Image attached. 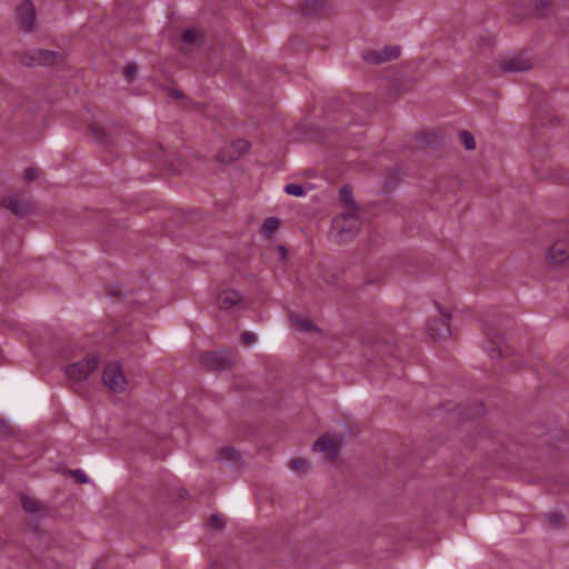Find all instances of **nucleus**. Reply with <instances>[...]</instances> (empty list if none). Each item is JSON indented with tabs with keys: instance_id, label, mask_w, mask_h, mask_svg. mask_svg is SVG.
<instances>
[{
	"instance_id": "1",
	"label": "nucleus",
	"mask_w": 569,
	"mask_h": 569,
	"mask_svg": "<svg viewBox=\"0 0 569 569\" xmlns=\"http://www.w3.org/2000/svg\"><path fill=\"white\" fill-rule=\"evenodd\" d=\"M360 219L353 208L345 210L332 221V231L341 242L353 238L360 230Z\"/></svg>"
},
{
	"instance_id": "2",
	"label": "nucleus",
	"mask_w": 569,
	"mask_h": 569,
	"mask_svg": "<svg viewBox=\"0 0 569 569\" xmlns=\"http://www.w3.org/2000/svg\"><path fill=\"white\" fill-rule=\"evenodd\" d=\"M343 445L341 435L326 433L313 443V451L322 453L327 460H335L340 448Z\"/></svg>"
},
{
	"instance_id": "3",
	"label": "nucleus",
	"mask_w": 569,
	"mask_h": 569,
	"mask_svg": "<svg viewBox=\"0 0 569 569\" xmlns=\"http://www.w3.org/2000/svg\"><path fill=\"white\" fill-rule=\"evenodd\" d=\"M437 309L439 317L428 323V332L435 339H447L451 336V313L447 308L441 306H437Z\"/></svg>"
},
{
	"instance_id": "4",
	"label": "nucleus",
	"mask_w": 569,
	"mask_h": 569,
	"mask_svg": "<svg viewBox=\"0 0 569 569\" xmlns=\"http://www.w3.org/2000/svg\"><path fill=\"white\" fill-rule=\"evenodd\" d=\"M103 385L114 392H123L127 388V379L118 362H110L102 373Z\"/></svg>"
},
{
	"instance_id": "5",
	"label": "nucleus",
	"mask_w": 569,
	"mask_h": 569,
	"mask_svg": "<svg viewBox=\"0 0 569 569\" xmlns=\"http://www.w3.org/2000/svg\"><path fill=\"white\" fill-rule=\"evenodd\" d=\"M98 358L90 356L66 368V375L73 381H83L97 368Z\"/></svg>"
},
{
	"instance_id": "6",
	"label": "nucleus",
	"mask_w": 569,
	"mask_h": 569,
	"mask_svg": "<svg viewBox=\"0 0 569 569\" xmlns=\"http://www.w3.org/2000/svg\"><path fill=\"white\" fill-rule=\"evenodd\" d=\"M547 261L559 266L569 261V239L560 238L556 240L547 250Z\"/></svg>"
},
{
	"instance_id": "7",
	"label": "nucleus",
	"mask_w": 569,
	"mask_h": 569,
	"mask_svg": "<svg viewBox=\"0 0 569 569\" xmlns=\"http://www.w3.org/2000/svg\"><path fill=\"white\" fill-rule=\"evenodd\" d=\"M250 148V144L244 139H239L224 147L218 154L220 161L230 162L237 160Z\"/></svg>"
},
{
	"instance_id": "8",
	"label": "nucleus",
	"mask_w": 569,
	"mask_h": 569,
	"mask_svg": "<svg viewBox=\"0 0 569 569\" xmlns=\"http://www.w3.org/2000/svg\"><path fill=\"white\" fill-rule=\"evenodd\" d=\"M401 49L399 46H389L383 49L369 51L365 54V59L372 63H382L397 59L400 56Z\"/></svg>"
},
{
	"instance_id": "9",
	"label": "nucleus",
	"mask_w": 569,
	"mask_h": 569,
	"mask_svg": "<svg viewBox=\"0 0 569 569\" xmlns=\"http://www.w3.org/2000/svg\"><path fill=\"white\" fill-rule=\"evenodd\" d=\"M532 61L527 54H515L502 61V68L509 72H521L531 69Z\"/></svg>"
},
{
	"instance_id": "10",
	"label": "nucleus",
	"mask_w": 569,
	"mask_h": 569,
	"mask_svg": "<svg viewBox=\"0 0 569 569\" xmlns=\"http://www.w3.org/2000/svg\"><path fill=\"white\" fill-rule=\"evenodd\" d=\"M201 363L212 370H223L230 367L231 359L222 352H208L201 356Z\"/></svg>"
},
{
	"instance_id": "11",
	"label": "nucleus",
	"mask_w": 569,
	"mask_h": 569,
	"mask_svg": "<svg viewBox=\"0 0 569 569\" xmlns=\"http://www.w3.org/2000/svg\"><path fill=\"white\" fill-rule=\"evenodd\" d=\"M17 20L20 23V26L27 30L33 27L36 20V10L30 1H23L17 8Z\"/></svg>"
},
{
	"instance_id": "12",
	"label": "nucleus",
	"mask_w": 569,
	"mask_h": 569,
	"mask_svg": "<svg viewBox=\"0 0 569 569\" xmlns=\"http://www.w3.org/2000/svg\"><path fill=\"white\" fill-rule=\"evenodd\" d=\"M1 204L19 217L24 216L30 209L29 201L24 198L17 196L3 198Z\"/></svg>"
},
{
	"instance_id": "13",
	"label": "nucleus",
	"mask_w": 569,
	"mask_h": 569,
	"mask_svg": "<svg viewBox=\"0 0 569 569\" xmlns=\"http://www.w3.org/2000/svg\"><path fill=\"white\" fill-rule=\"evenodd\" d=\"M241 301V295L232 289L222 290L218 296V305L223 310L233 309L239 306Z\"/></svg>"
},
{
	"instance_id": "14",
	"label": "nucleus",
	"mask_w": 569,
	"mask_h": 569,
	"mask_svg": "<svg viewBox=\"0 0 569 569\" xmlns=\"http://www.w3.org/2000/svg\"><path fill=\"white\" fill-rule=\"evenodd\" d=\"M290 322L293 330L298 332H309L315 329L313 323L308 318L299 315L290 316Z\"/></svg>"
},
{
	"instance_id": "15",
	"label": "nucleus",
	"mask_w": 569,
	"mask_h": 569,
	"mask_svg": "<svg viewBox=\"0 0 569 569\" xmlns=\"http://www.w3.org/2000/svg\"><path fill=\"white\" fill-rule=\"evenodd\" d=\"M21 502L24 511L28 513L37 515L43 510L42 505L31 497L23 496Z\"/></svg>"
},
{
	"instance_id": "16",
	"label": "nucleus",
	"mask_w": 569,
	"mask_h": 569,
	"mask_svg": "<svg viewBox=\"0 0 569 569\" xmlns=\"http://www.w3.org/2000/svg\"><path fill=\"white\" fill-rule=\"evenodd\" d=\"M62 56L54 51L40 50L38 52V61L42 64H52L61 60Z\"/></svg>"
},
{
	"instance_id": "17",
	"label": "nucleus",
	"mask_w": 569,
	"mask_h": 569,
	"mask_svg": "<svg viewBox=\"0 0 569 569\" xmlns=\"http://www.w3.org/2000/svg\"><path fill=\"white\" fill-rule=\"evenodd\" d=\"M289 468L298 475H305L309 471V462L303 458H296L289 461Z\"/></svg>"
},
{
	"instance_id": "18",
	"label": "nucleus",
	"mask_w": 569,
	"mask_h": 569,
	"mask_svg": "<svg viewBox=\"0 0 569 569\" xmlns=\"http://www.w3.org/2000/svg\"><path fill=\"white\" fill-rule=\"evenodd\" d=\"M279 226L280 220L278 218H267L262 224L264 236L270 237L279 228Z\"/></svg>"
},
{
	"instance_id": "19",
	"label": "nucleus",
	"mask_w": 569,
	"mask_h": 569,
	"mask_svg": "<svg viewBox=\"0 0 569 569\" xmlns=\"http://www.w3.org/2000/svg\"><path fill=\"white\" fill-rule=\"evenodd\" d=\"M201 38V33L196 29H186L182 33V40L186 44H194Z\"/></svg>"
},
{
	"instance_id": "20",
	"label": "nucleus",
	"mask_w": 569,
	"mask_h": 569,
	"mask_svg": "<svg viewBox=\"0 0 569 569\" xmlns=\"http://www.w3.org/2000/svg\"><path fill=\"white\" fill-rule=\"evenodd\" d=\"M220 458L228 462H236L239 460V453L231 447H224L220 450Z\"/></svg>"
},
{
	"instance_id": "21",
	"label": "nucleus",
	"mask_w": 569,
	"mask_h": 569,
	"mask_svg": "<svg viewBox=\"0 0 569 569\" xmlns=\"http://www.w3.org/2000/svg\"><path fill=\"white\" fill-rule=\"evenodd\" d=\"M340 199L347 206L346 210H350L351 208H353V210L357 212V208L352 199L351 191L348 188L341 189Z\"/></svg>"
},
{
	"instance_id": "22",
	"label": "nucleus",
	"mask_w": 569,
	"mask_h": 569,
	"mask_svg": "<svg viewBox=\"0 0 569 569\" xmlns=\"http://www.w3.org/2000/svg\"><path fill=\"white\" fill-rule=\"evenodd\" d=\"M459 137L466 149L473 150L476 148V140L470 132L461 131Z\"/></svg>"
},
{
	"instance_id": "23",
	"label": "nucleus",
	"mask_w": 569,
	"mask_h": 569,
	"mask_svg": "<svg viewBox=\"0 0 569 569\" xmlns=\"http://www.w3.org/2000/svg\"><path fill=\"white\" fill-rule=\"evenodd\" d=\"M286 193L293 197H302L306 194V190L301 184L298 183H289L284 187Z\"/></svg>"
},
{
	"instance_id": "24",
	"label": "nucleus",
	"mask_w": 569,
	"mask_h": 569,
	"mask_svg": "<svg viewBox=\"0 0 569 569\" xmlns=\"http://www.w3.org/2000/svg\"><path fill=\"white\" fill-rule=\"evenodd\" d=\"M563 516L560 513H551L546 516V522L550 528H558L563 523Z\"/></svg>"
},
{
	"instance_id": "25",
	"label": "nucleus",
	"mask_w": 569,
	"mask_h": 569,
	"mask_svg": "<svg viewBox=\"0 0 569 569\" xmlns=\"http://www.w3.org/2000/svg\"><path fill=\"white\" fill-rule=\"evenodd\" d=\"M210 522L217 529H221L224 527V519L219 515H212Z\"/></svg>"
},
{
	"instance_id": "26",
	"label": "nucleus",
	"mask_w": 569,
	"mask_h": 569,
	"mask_svg": "<svg viewBox=\"0 0 569 569\" xmlns=\"http://www.w3.org/2000/svg\"><path fill=\"white\" fill-rule=\"evenodd\" d=\"M137 73V68L134 64H127L126 68H124V77L128 79V80H132L133 77L136 76Z\"/></svg>"
},
{
	"instance_id": "27",
	"label": "nucleus",
	"mask_w": 569,
	"mask_h": 569,
	"mask_svg": "<svg viewBox=\"0 0 569 569\" xmlns=\"http://www.w3.org/2000/svg\"><path fill=\"white\" fill-rule=\"evenodd\" d=\"M241 339L244 345L250 346L256 342L257 338H256V335L252 332H243L241 336Z\"/></svg>"
},
{
	"instance_id": "28",
	"label": "nucleus",
	"mask_w": 569,
	"mask_h": 569,
	"mask_svg": "<svg viewBox=\"0 0 569 569\" xmlns=\"http://www.w3.org/2000/svg\"><path fill=\"white\" fill-rule=\"evenodd\" d=\"M37 177H38V171H37V169H34V168H28V169H26V171H24V178H26L27 180H30V181H31V180H34Z\"/></svg>"
},
{
	"instance_id": "29",
	"label": "nucleus",
	"mask_w": 569,
	"mask_h": 569,
	"mask_svg": "<svg viewBox=\"0 0 569 569\" xmlns=\"http://www.w3.org/2000/svg\"><path fill=\"white\" fill-rule=\"evenodd\" d=\"M74 476L81 481V482H87L88 481V478L87 476L84 475V472L82 470H77L74 472Z\"/></svg>"
},
{
	"instance_id": "30",
	"label": "nucleus",
	"mask_w": 569,
	"mask_h": 569,
	"mask_svg": "<svg viewBox=\"0 0 569 569\" xmlns=\"http://www.w3.org/2000/svg\"><path fill=\"white\" fill-rule=\"evenodd\" d=\"M277 250H278L281 259L284 260L287 258V254H288L287 249L283 246H279L277 248Z\"/></svg>"
},
{
	"instance_id": "31",
	"label": "nucleus",
	"mask_w": 569,
	"mask_h": 569,
	"mask_svg": "<svg viewBox=\"0 0 569 569\" xmlns=\"http://www.w3.org/2000/svg\"><path fill=\"white\" fill-rule=\"evenodd\" d=\"M91 130H92L93 134H96L98 137V134L96 132L97 129L96 128H91Z\"/></svg>"
}]
</instances>
